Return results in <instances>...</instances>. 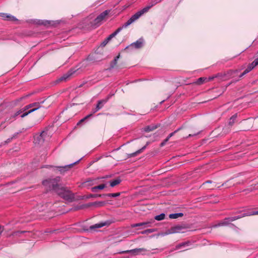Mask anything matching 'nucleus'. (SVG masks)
<instances>
[{
  "instance_id": "nucleus-1",
  "label": "nucleus",
  "mask_w": 258,
  "mask_h": 258,
  "mask_svg": "<svg viewBox=\"0 0 258 258\" xmlns=\"http://www.w3.org/2000/svg\"><path fill=\"white\" fill-rule=\"evenodd\" d=\"M41 107L40 103L39 102H34L32 103H30L27 105H26L21 109L18 110L14 114H12L10 119H6V121L9 123H11L12 121L11 118L14 119L16 116L20 114L21 113L24 112L22 114H21V117L22 118H24L26 116L29 114L34 112V111L37 110L38 109Z\"/></svg>"
},
{
  "instance_id": "nucleus-2",
  "label": "nucleus",
  "mask_w": 258,
  "mask_h": 258,
  "mask_svg": "<svg viewBox=\"0 0 258 258\" xmlns=\"http://www.w3.org/2000/svg\"><path fill=\"white\" fill-rule=\"evenodd\" d=\"M158 4V2L155 0H151L149 3V5L144 8L143 9L139 11L134 15H133L126 22H125V27H127L136 20L138 19L142 15L147 13L151 8Z\"/></svg>"
},
{
  "instance_id": "nucleus-3",
  "label": "nucleus",
  "mask_w": 258,
  "mask_h": 258,
  "mask_svg": "<svg viewBox=\"0 0 258 258\" xmlns=\"http://www.w3.org/2000/svg\"><path fill=\"white\" fill-rule=\"evenodd\" d=\"M60 180V178L56 177L54 178L44 180L42 183L44 186L49 188V190H53L57 192V190L60 189L58 184Z\"/></svg>"
},
{
  "instance_id": "nucleus-4",
  "label": "nucleus",
  "mask_w": 258,
  "mask_h": 258,
  "mask_svg": "<svg viewBox=\"0 0 258 258\" xmlns=\"http://www.w3.org/2000/svg\"><path fill=\"white\" fill-rule=\"evenodd\" d=\"M61 198L68 201H72L74 199V195L69 190L61 187L56 192Z\"/></svg>"
},
{
  "instance_id": "nucleus-5",
  "label": "nucleus",
  "mask_w": 258,
  "mask_h": 258,
  "mask_svg": "<svg viewBox=\"0 0 258 258\" xmlns=\"http://www.w3.org/2000/svg\"><path fill=\"white\" fill-rule=\"evenodd\" d=\"M50 139V135L47 132L43 131L40 135L34 137V143L37 144H42L45 141Z\"/></svg>"
},
{
  "instance_id": "nucleus-6",
  "label": "nucleus",
  "mask_w": 258,
  "mask_h": 258,
  "mask_svg": "<svg viewBox=\"0 0 258 258\" xmlns=\"http://www.w3.org/2000/svg\"><path fill=\"white\" fill-rule=\"evenodd\" d=\"M109 12L110 11L109 10H105L101 13L99 16L97 17L96 18L94 19L92 25L95 27H97L100 26L102 22L108 15Z\"/></svg>"
},
{
  "instance_id": "nucleus-7",
  "label": "nucleus",
  "mask_w": 258,
  "mask_h": 258,
  "mask_svg": "<svg viewBox=\"0 0 258 258\" xmlns=\"http://www.w3.org/2000/svg\"><path fill=\"white\" fill-rule=\"evenodd\" d=\"M106 204L105 202H95L93 203H89L86 204H83L75 208V210H79L85 208H87L91 206H95L96 207H103Z\"/></svg>"
},
{
  "instance_id": "nucleus-8",
  "label": "nucleus",
  "mask_w": 258,
  "mask_h": 258,
  "mask_svg": "<svg viewBox=\"0 0 258 258\" xmlns=\"http://www.w3.org/2000/svg\"><path fill=\"white\" fill-rule=\"evenodd\" d=\"M185 229V227L180 225H176L171 227L170 229L167 230L164 234H162V235H166L168 234L176 233H181L183 232V230Z\"/></svg>"
},
{
  "instance_id": "nucleus-9",
  "label": "nucleus",
  "mask_w": 258,
  "mask_h": 258,
  "mask_svg": "<svg viewBox=\"0 0 258 258\" xmlns=\"http://www.w3.org/2000/svg\"><path fill=\"white\" fill-rule=\"evenodd\" d=\"M125 25V23L122 25V26L120 27H119L118 29H117L113 33L111 34L110 35H109L101 43V45L103 47L105 46L109 41L111 40L112 38L115 37L119 32L121 31V30L127 27H125L124 25Z\"/></svg>"
},
{
  "instance_id": "nucleus-10",
  "label": "nucleus",
  "mask_w": 258,
  "mask_h": 258,
  "mask_svg": "<svg viewBox=\"0 0 258 258\" xmlns=\"http://www.w3.org/2000/svg\"><path fill=\"white\" fill-rule=\"evenodd\" d=\"M257 65L258 62L255 59H254V60L252 62H251L248 66L247 68L244 70V71L242 74H240L239 77H242L244 75L250 72L254 68V67H255Z\"/></svg>"
},
{
  "instance_id": "nucleus-11",
  "label": "nucleus",
  "mask_w": 258,
  "mask_h": 258,
  "mask_svg": "<svg viewBox=\"0 0 258 258\" xmlns=\"http://www.w3.org/2000/svg\"><path fill=\"white\" fill-rule=\"evenodd\" d=\"M257 65L258 62L255 59H254V60L252 62H251L248 66L247 68L244 70V71L242 74H240L239 77H242L244 75L250 72L254 68V67H255Z\"/></svg>"
},
{
  "instance_id": "nucleus-12",
  "label": "nucleus",
  "mask_w": 258,
  "mask_h": 258,
  "mask_svg": "<svg viewBox=\"0 0 258 258\" xmlns=\"http://www.w3.org/2000/svg\"><path fill=\"white\" fill-rule=\"evenodd\" d=\"M80 160H78L73 163H71L70 164L65 165L64 166H57L56 168H57L61 174H63L66 171L69 170V169L71 168L74 164H76L77 163L79 162Z\"/></svg>"
},
{
  "instance_id": "nucleus-13",
  "label": "nucleus",
  "mask_w": 258,
  "mask_h": 258,
  "mask_svg": "<svg viewBox=\"0 0 258 258\" xmlns=\"http://www.w3.org/2000/svg\"><path fill=\"white\" fill-rule=\"evenodd\" d=\"M143 45V40L142 39H139L135 42L132 43L130 46L126 47H132L135 49H139L141 48Z\"/></svg>"
},
{
  "instance_id": "nucleus-14",
  "label": "nucleus",
  "mask_w": 258,
  "mask_h": 258,
  "mask_svg": "<svg viewBox=\"0 0 258 258\" xmlns=\"http://www.w3.org/2000/svg\"><path fill=\"white\" fill-rule=\"evenodd\" d=\"M255 214H254V212H251V213H250V212H244L241 215H238V216H234V217H229V220L230 221V222H232V221H234L236 220H237V219H239L241 218H242V217H245V216H251V215H254Z\"/></svg>"
},
{
  "instance_id": "nucleus-15",
  "label": "nucleus",
  "mask_w": 258,
  "mask_h": 258,
  "mask_svg": "<svg viewBox=\"0 0 258 258\" xmlns=\"http://www.w3.org/2000/svg\"><path fill=\"white\" fill-rule=\"evenodd\" d=\"M147 251V250L144 248H135L132 250H126L122 251V253H132L134 254L137 255L140 253L145 252Z\"/></svg>"
},
{
  "instance_id": "nucleus-16",
  "label": "nucleus",
  "mask_w": 258,
  "mask_h": 258,
  "mask_svg": "<svg viewBox=\"0 0 258 258\" xmlns=\"http://www.w3.org/2000/svg\"><path fill=\"white\" fill-rule=\"evenodd\" d=\"M229 218H226L224 220L219 222L217 224L213 226V227L227 226L230 224Z\"/></svg>"
},
{
  "instance_id": "nucleus-17",
  "label": "nucleus",
  "mask_w": 258,
  "mask_h": 258,
  "mask_svg": "<svg viewBox=\"0 0 258 258\" xmlns=\"http://www.w3.org/2000/svg\"><path fill=\"white\" fill-rule=\"evenodd\" d=\"M0 16L3 17L5 20L11 21H16L18 20L14 16L6 13H0Z\"/></svg>"
},
{
  "instance_id": "nucleus-18",
  "label": "nucleus",
  "mask_w": 258,
  "mask_h": 258,
  "mask_svg": "<svg viewBox=\"0 0 258 258\" xmlns=\"http://www.w3.org/2000/svg\"><path fill=\"white\" fill-rule=\"evenodd\" d=\"M151 222H141L132 224L131 227L133 228L138 227V226H144L145 227H148L151 226Z\"/></svg>"
},
{
  "instance_id": "nucleus-19",
  "label": "nucleus",
  "mask_w": 258,
  "mask_h": 258,
  "mask_svg": "<svg viewBox=\"0 0 258 258\" xmlns=\"http://www.w3.org/2000/svg\"><path fill=\"white\" fill-rule=\"evenodd\" d=\"M110 96H108L106 97V98L104 99H102L100 100H99L98 101L97 104L96 106H99V110L103 107L104 105L108 101V99H109Z\"/></svg>"
},
{
  "instance_id": "nucleus-20",
  "label": "nucleus",
  "mask_w": 258,
  "mask_h": 258,
  "mask_svg": "<svg viewBox=\"0 0 258 258\" xmlns=\"http://www.w3.org/2000/svg\"><path fill=\"white\" fill-rule=\"evenodd\" d=\"M191 243L189 241H187L186 242H182L176 245L175 249H179L182 247H185L186 246H189Z\"/></svg>"
},
{
  "instance_id": "nucleus-21",
  "label": "nucleus",
  "mask_w": 258,
  "mask_h": 258,
  "mask_svg": "<svg viewBox=\"0 0 258 258\" xmlns=\"http://www.w3.org/2000/svg\"><path fill=\"white\" fill-rule=\"evenodd\" d=\"M120 55L116 56L114 59L110 62L109 70L113 69L115 66L117 64L118 58H119Z\"/></svg>"
},
{
  "instance_id": "nucleus-22",
  "label": "nucleus",
  "mask_w": 258,
  "mask_h": 258,
  "mask_svg": "<svg viewBox=\"0 0 258 258\" xmlns=\"http://www.w3.org/2000/svg\"><path fill=\"white\" fill-rule=\"evenodd\" d=\"M73 73L71 71L68 72L67 73L64 74L63 76L60 77L59 79V81H66L73 74Z\"/></svg>"
},
{
  "instance_id": "nucleus-23",
  "label": "nucleus",
  "mask_w": 258,
  "mask_h": 258,
  "mask_svg": "<svg viewBox=\"0 0 258 258\" xmlns=\"http://www.w3.org/2000/svg\"><path fill=\"white\" fill-rule=\"evenodd\" d=\"M106 222H104V223L102 222V223H97V224H96L91 226L90 228L91 229H94L96 228H101V227H103L104 226L106 225Z\"/></svg>"
},
{
  "instance_id": "nucleus-24",
  "label": "nucleus",
  "mask_w": 258,
  "mask_h": 258,
  "mask_svg": "<svg viewBox=\"0 0 258 258\" xmlns=\"http://www.w3.org/2000/svg\"><path fill=\"white\" fill-rule=\"evenodd\" d=\"M157 125H149V126H146L144 128V131L146 132H151V131H153V130H154L155 129H156L157 128Z\"/></svg>"
},
{
  "instance_id": "nucleus-25",
  "label": "nucleus",
  "mask_w": 258,
  "mask_h": 258,
  "mask_svg": "<svg viewBox=\"0 0 258 258\" xmlns=\"http://www.w3.org/2000/svg\"><path fill=\"white\" fill-rule=\"evenodd\" d=\"M183 215V213H174V214H171L169 215V217L170 219H176L178 217H182Z\"/></svg>"
},
{
  "instance_id": "nucleus-26",
  "label": "nucleus",
  "mask_w": 258,
  "mask_h": 258,
  "mask_svg": "<svg viewBox=\"0 0 258 258\" xmlns=\"http://www.w3.org/2000/svg\"><path fill=\"white\" fill-rule=\"evenodd\" d=\"M121 182V179L119 178L115 179V180H113L112 181H110V186L111 187H114L115 186H116V185L119 184Z\"/></svg>"
},
{
  "instance_id": "nucleus-27",
  "label": "nucleus",
  "mask_w": 258,
  "mask_h": 258,
  "mask_svg": "<svg viewBox=\"0 0 258 258\" xmlns=\"http://www.w3.org/2000/svg\"><path fill=\"white\" fill-rule=\"evenodd\" d=\"M165 215L164 213H162L159 215H157L155 217V219L157 221H161L165 218Z\"/></svg>"
},
{
  "instance_id": "nucleus-28",
  "label": "nucleus",
  "mask_w": 258,
  "mask_h": 258,
  "mask_svg": "<svg viewBox=\"0 0 258 258\" xmlns=\"http://www.w3.org/2000/svg\"><path fill=\"white\" fill-rule=\"evenodd\" d=\"M119 195H120L119 192L112 193V194H105V197H110V198H115V197H118Z\"/></svg>"
},
{
  "instance_id": "nucleus-29",
  "label": "nucleus",
  "mask_w": 258,
  "mask_h": 258,
  "mask_svg": "<svg viewBox=\"0 0 258 258\" xmlns=\"http://www.w3.org/2000/svg\"><path fill=\"white\" fill-rule=\"evenodd\" d=\"M156 231L155 229H149L141 232L142 234H149Z\"/></svg>"
},
{
  "instance_id": "nucleus-30",
  "label": "nucleus",
  "mask_w": 258,
  "mask_h": 258,
  "mask_svg": "<svg viewBox=\"0 0 258 258\" xmlns=\"http://www.w3.org/2000/svg\"><path fill=\"white\" fill-rule=\"evenodd\" d=\"M146 148V146H144L143 147L142 149L138 150L137 152H135V153H132L131 155V157H134L135 156H136L137 154L141 153L142 152V151L143 150H144Z\"/></svg>"
},
{
  "instance_id": "nucleus-31",
  "label": "nucleus",
  "mask_w": 258,
  "mask_h": 258,
  "mask_svg": "<svg viewBox=\"0 0 258 258\" xmlns=\"http://www.w3.org/2000/svg\"><path fill=\"white\" fill-rule=\"evenodd\" d=\"M89 197H91V198H98V197H99V198H105V194H102V195H98V194H96V195H90Z\"/></svg>"
},
{
  "instance_id": "nucleus-32",
  "label": "nucleus",
  "mask_w": 258,
  "mask_h": 258,
  "mask_svg": "<svg viewBox=\"0 0 258 258\" xmlns=\"http://www.w3.org/2000/svg\"><path fill=\"white\" fill-rule=\"evenodd\" d=\"M225 76V74L222 75V74H217V75H216L215 76L209 77V81H211V80H213L215 78L223 77H224Z\"/></svg>"
},
{
  "instance_id": "nucleus-33",
  "label": "nucleus",
  "mask_w": 258,
  "mask_h": 258,
  "mask_svg": "<svg viewBox=\"0 0 258 258\" xmlns=\"http://www.w3.org/2000/svg\"><path fill=\"white\" fill-rule=\"evenodd\" d=\"M92 116V114H90L87 116H86L85 117H84L83 118H82V119H81L79 122L78 123V124L81 123V122L84 121L85 120H86L87 119L89 118V117H90L91 116Z\"/></svg>"
},
{
  "instance_id": "nucleus-34",
  "label": "nucleus",
  "mask_w": 258,
  "mask_h": 258,
  "mask_svg": "<svg viewBox=\"0 0 258 258\" xmlns=\"http://www.w3.org/2000/svg\"><path fill=\"white\" fill-rule=\"evenodd\" d=\"M206 80H207V78L201 77L198 79L197 83L198 84H201L204 82Z\"/></svg>"
},
{
  "instance_id": "nucleus-35",
  "label": "nucleus",
  "mask_w": 258,
  "mask_h": 258,
  "mask_svg": "<svg viewBox=\"0 0 258 258\" xmlns=\"http://www.w3.org/2000/svg\"><path fill=\"white\" fill-rule=\"evenodd\" d=\"M236 115H233L231 118H230V121H229V124L230 125H232L233 123H234V120L236 119Z\"/></svg>"
},
{
  "instance_id": "nucleus-36",
  "label": "nucleus",
  "mask_w": 258,
  "mask_h": 258,
  "mask_svg": "<svg viewBox=\"0 0 258 258\" xmlns=\"http://www.w3.org/2000/svg\"><path fill=\"white\" fill-rule=\"evenodd\" d=\"M97 186L98 189L101 190V189H104L106 187V185L105 184H100Z\"/></svg>"
},
{
  "instance_id": "nucleus-37",
  "label": "nucleus",
  "mask_w": 258,
  "mask_h": 258,
  "mask_svg": "<svg viewBox=\"0 0 258 258\" xmlns=\"http://www.w3.org/2000/svg\"><path fill=\"white\" fill-rule=\"evenodd\" d=\"M238 70H234V71H233V70H231V71H230L228 74L229 76H233L235 73H237L238 72Z\"/></svg>"
},
{
  "instance_id": "nucleus-38",
  "label": "nucleus",
  "mask_w": 258,
  "mask_h": 258,
  "mask_svg": "<svg viewBox=\"0 0 258 258\" xmlns=\"http://www.w3.org/2000/svg\"><path fill=\"white\" fill-rule=\"evenodd\" d=\"M178 130H179V129H178V130H177L175 131L174 132H172V133H170V134L168 135V136L166 138V139H168V140H169V139H170L171 137H172V136L175 134V133H176Z\"/></svg>"
},
{
  "instance_id": "nucleus-39",
  "label": "nucleus",
  "mask_w": 258,
  "mask_h": 258,
  "mask_svg": "<svg viewBox=\"0 0 258 258\" xmlns=\"http://www.w3.org/2000/svg\"><path fill=\"white\" fill-rule=\"evenodd\" d=\"M168 139H165L160 144V146L161 147H163L164 146L166 143L168 141Z\"/></svg>"
},
{
  "instance_id": "nucleus-40",
  "label": "nucleus",
  "mask_w": 258,
  "mask_h": 258,
  "mask_svg": "<svg viewBox=\"0 0 258 258\" xmlns=\"http://www.w3.org/2000/svg\"><path fill=\"white\" fill-rule=\"evenodd\" d=\"M99 110V106H96V108L94 110H93V112L91 114H93V113H95V112L98 111Z\"/></svg>"
},
{
  "instance_id": "nucleus-41",
  "label": "nucleus",
  "mask_w": 258,
  "mask_h": 258,
  "mask_svg": "<svg viewBox=\"0 0 258 258\" xmlns=\"http://www.w3.org/2000/svg\"><path fill=\"white\" fill-rule=\"evenodd\" d=\"M97 189H98V188H97V186H94V187L91 188V190L93 192H96Z\"/></svg>"
},
{
  "instance_id": "nucleus-42",
  "label": "nucleus",
  "mask_w": 258,
  "mask_h": 258,
  "mask_svg": "<svg viewBox=\"0 0 258 258\" xmlns=\"http://www.w3.org/2000/svg\"><path fill=\"white\" fill-rule=\"evenodd\" d=\"M4 227H2L0 225V235H1V234L3 232V231H4Z\"/></svg>"
},
{
  "instance_id": "nucleus-43",
  "label": "nucleus",
  "mask_w": 258,
  "mask_h": 258,
  "mask_svg": "<svg viewBox=\"0 0 258 258\" xmlns=\"http://www.w3.org/2000/svg\"><path fill=\"white\" fill-rule=\"evenodd\" d=\"M12 139V138H11V139H8L7 140V141H6V142H7V143H9V142H10L11 141Z\"/></svg>"
},
{
  "instance_id": "nucleus-44",
  "label": "nucleus",
  "mask_w": 258,
  "mask_h": 258,
  "mask_svg": "<svg viewBox=\"0 0 258 258\" xmlns=\"http://www.w3.org/2000/svg\"><path fill=\"white\" fill-rule=\"evenodd\" d=\"M24 232H25V231L17 232H16L15 233H16V234H17V233H24Z\"/></svg>"
},
{
  "instance_id": "nucleus-45",
  "label": "nucleus",
  "mask_w": 258,
  "mask_h": 258,
  "mask_svg": "<svg viewBox=\"0 0 258 258\" xmlns=\"http://www.w3.org/2000/svg\"><path fill=\"white\" fill-rule=\"evenodd\" d=\"M254 214L258 215V211H257L254 212Z\"/></svg>"
},
{
  "instance_id": "nucleus-46",
  "label": "nucleus",
  "mask_w": 258,
  "mask_h": 258,
  "mask_svg": "<svg viewBox=\"0 0 258 258\" xmlns=\"http://www.w3.org/2000/svg\"><path fill=\"white\" fill-rule=\"evenodd\" d=\"M155 1L158 2V3H159L160 2H161L162 0H155Z\"/></svg>"
},
{
  "instance_id": "nucleus-47",
  "label": "nucleus",
  "mask_w": 258,
  "mask_h": 258,
  "mask_svg": "<svg viewBox=\"0 0 258 258\" xmlns=\"http://www.w3.org/2000/svg\"><path fill=\"white\" fill-rule=\"evenodd\" d=\"M255 60L258 62V57L255 59Z\"/></svg>"
},
{
  "instance_id": "nucleus-48",
  "label": "nucleus",
  "mask_w": 258,
  "mask_h": 258,
  "mask_svg": "<svg viewBox=\"0 0 258 258\" xmlns=\"http://www.w3.org/2000/svg\"><path fill=\"white\" fill-rule=\"evenodd\" d=\"M206 182H207V183H210V182H211V181H207Z\"/></svg>"
}]
</instances>
